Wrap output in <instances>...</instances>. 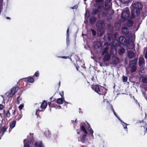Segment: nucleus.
I'll return each instance as SVG.
<instances>
[{"instance_id":"f257e3e1","label":"nucleus","mask_w":147,"mask_h":147,"mask_svg":"<svg viewBox=\"0 0 147 147\" xmlns=\"http://www.w3.org/2000/svg\"><path fill=\"white\" fill-rule=\"evenodd\" d=\"M31 136V138H28L24 140V147H30L32 146L34 144V146L36 147H44L42 142H36L34 143L32 138L33 134H30Z\"/></svg>"},{"instance_id":"f03ea898","label":"nucleus","mask_w":147,"mask_h":147,"mask_svg":"<svg viewBox=\"0 0 147 147\" xmlns=\"http://www.w3.org/2000/svg\"><path fill=\"white\" fill-rule=\"evenodd\" d=\"M132 7L131 17L134 18L138 16L140 14L142 8V5L141 3L139 2H135L133 4Z\"/></svg>"},{"instance_id":"7ed1b4c3","label":"nucleus","mask_w":147,"mask_h":147,"mask_svg":"<svg viewBox=\"0 0 147 147\" xmlns=\"http://www.w3.org/2000/svg\"><path fill=\"white\" fill-rule=\"evenodd\" d=\"M129 10L127 9H125L122 13L121 21H123L126 19H127L129 17Z\"/></svg>"},{"instance_id":"20e7f679","label":"nucleus","mask_w":147,"mask_h":147,"mask_svg":"<svg viewBox=\"0 0 147 147\" xmlns=\"http://www.w3.org/2000/svg\"><path fill=\"white\" fill-rule=\"evenodd\" d=\"M137 60H136L131 61L129 63L130 67L131 68V70L132 72H134L136 70V65L137 63Z\"/></svg>"},{"instance_id":"39448f33","label":"nucleus","mask_w":147,"mask_h":147,"mask_svg":"<svg viewBox=\"0 0 147 147\" xmlns=\"http://www.w3.org/2000/svg\"><path fill=\"white\" fill-rule=\"evenodd\" d=\"M18 89V88L16 87H13L8 93H7V95L10 97L12 96L15 94Z\"/></svg>"},{"instance_id":"423d86ee","label":"nucleus","mask_w":147,"mask_h":147,"mask_svg":"<svg viewBox=\"0 0 147 147\" xmlns=\"http://www.w3.org/2000/svg\"><path fill=\"white\" fill-rule=\"evenodd\" d=\"M110 107H111V108L112 110V111H113V113L114 114V115L117 117L118 118V119L122 122V125H123V128H124L125 129V130L126 131H127V124L126 123H124V122H123L120 119H119V118L117 116V115H116V113H115V111L114 110V109L113 108V107L111 106V105L110 106Z\"/></svg>"},{"instance_id":"0eeeda50","label":"nucleus","mask_w":147,"mask_h":147,"mask_svg":"<svg viewBox=\"0 0 147 147\" xmlns=\"http://www.w3.org/2000/svg\"><path fill=\"white\" fill-rule=\"evenodd\" d=\"M92 88L94 91L98 93L99 94H101V93H99V92H100V90L102 88H103L100 86V88L99 86H98L95 85L92 86Z\"/></svg>"},{"instance_id":"6e6552de","label":"nucleus","mask_w":147,"mask_h":147,"mask_svg":"<svg viewBox=\"0 0 147 147\" xmlns=\"http://www.w3.org/2000/svg\"><path fill=\"white\" fill-rule=\"evenodd\" d=\"M47 102L46 101H44L41 105V108L44 110L47 107Z\"/></svg>"},{"instance_id":"1a4fd4ad","label":"nucleus","mask_w":147,"mask_h":147,"mask_svg":"<svg viewBox=\"0 0 147 147\" xmlns=\"http://www.w3.org/2000/svg\"><path fill=\"white\" fill-rule=\"evenodd\" d=\"M64 101V98H59L57 99L56 102L58 104H62L63 103Z\"/></svg>"},{"instance_id":"9d476101","label":"nucleus","mask_w":147,"mask_h":147,"mask_svg":"<svg viewBox=\"0 0 147 147\" xmlns=\"http://www.w3.org/2000/svg\"><path fill=\"white\" fill-rule=\"evenodd\" d=\"M6 129L5 127H4L1 129H0V139L1 137L3 135L4 132L6 131Z\"/></svg>"},{"instance_id":"9b49d317","label":"nucleus","mask_w":147,"mask_h":147,"mask_svg":"<svg viewBox=\"0 0 147 147\" xmlns=\"http://www.w3.org/2000/svg\"><path fill=\"white\" fill-rule=\"evenodd\" d=\"M45 137L47 138H49L51 137V133L50 131L47 129L44 132Z\"/></svg>"},{"instance_id":"f8f14e48","label":"nucleus","mask_w":147,"mask_h":147,"mask_svg":"<svg viewBox=\"0 0 147 147\" xmlns=\"http://www.w3.org/2000/svg\"><path fill=\"white\" fill-rule=\"evenodd\" d=\"M144 64V59L142 57H140L139 61V64L140 66Z\"/></svg>"},{"instance_id":"ddd939ff","label":"nucleus","mask_w":147,"mask_h":147,"mask_svg":"<svg viewBox=\"0 0 147 147\" xmlns=\"http://www.w3.org/2000/svg\"><path fill=\"white\" fill-rule=\"evenodd\" d=\"M122 32L124 34H126L128 33L129 31L127 28L124 27L122 28Z\"/></svg>"},{"instance_id":"4468645a","label":"nucleus","mask_w":147,"mask_h":147,"mask_svg":"<svg viewBox=\"0 0 147 147\" xmlns=\"http://www.w3.org/2000/svg\"><path fill=\"white\" fill-rule=\"evenodd\" d=\"M26 81H27L31 83L33 82L34 80L32 77H29L26 78Z\"/></svg>"},{"instance_id":"2eb2a0df","label":"nucleus","mask_w":147,"mask_h":147,"mask_svg":"<svg viewBox=\"0 0 147 147\" xmlns=\"http://www.w3.org/2000/svg\"><path fill=\"white\" fill-rule=\"evenodd\" d=\"M128 57L130 58H132L134 56V53L133 52L130 51H128Z\"/></svg>"},{"instance_id":"dca6fc26","label":"nucleus","mask_w":147,"mask_h":147,"mask_svg":"<svg viewBox=\"0 0 147 147\" xmlns=\"http://www.w3.org/2000/svg\"><path fill=\"white\" fill-rule=\"evenodd\" d=\"M119 42L117 40H115L114 41L113 45L115 47H116L119 46Z\"/></svg>"},{"instance_id":"f3484780","label":"nucleus","mask_w":147,"mask_h":147,"mask_svg":"<svg viewBox=\"0 0 147 147\" xmlns=\"http://www.w3.org/2000/svg\"><path fill=\"white\" fill-rule=\"evenodd\" d=\"M16 122L15 121H13L11 123H10V127L11 128V129H12L16 125Z\"/></svg>"},{"instance_id":"a211bd4d","label":"nucleus","mask_w":147,"mask_h":147,"mask_svg":"<svg viewBox=\"0 0 147 147\" xmlns=\"http://www.w3.org/2000/svg\"><path fill=\"white\" fill-rule=\"evenodd\" d=\"M110 57V55L107 53L105 55L104 59L105 61H107L109 59Z\"/></svg>"},{"instance_id":"6ab92c4d","label":"nucleus","mask_w":147,"mask_h":147,"mask_svg":"<svg viewBox=\"0 0 147 147\" xmlns=\"http://www.w3.org/2000/svg\"><path fill=\"white\" fill-rule=\"evenodd\" d=\"M81 129L84 131V132L85 134H87V131L85 129V127L84 126L81 125Z\"/></svg>"},{"instance_id":"aec40b11","label":"nucleus","mask_w":147,"mask_h":147,"mask_svg":"<svg viewBox=\"0 0 147 147\" xmlns=\"http://www.w3.org/2000/svg\"><path fill=\"white\" fill-rule=\"evenodd\" d=\"M111 54L114 55L115 54L117 53V51L115 49H112L111 51Z\"/></svg>"},{"instance_id":"412c9836","label":"nucleus","mask_w":147,"mask_h":147,"mask_svg":"<svg viewBox=\"0 0 147 147\" xmlns=\"http://www.w3.org/2000/svg\"><path fill=\"white\" fill-rule=\"evenodd\" d=\"M101 8L100 7H98V10L95 9L93 10L92 11V13L94 14H95L98 11H100V9Z\"/></svg>"},{"instance_id":"4be33fe9","label":"nucleus","mask_w":147,"mask_h":147,"mask_svg":"<svg viewBox=\"0 0 147 147\" xmlns=\"http://www.w3.org/2000/svg\"><path fill=\"white\" fill-rule=\"evenodd\" d=\"M131 0H120V1L123 3H129Z\"/></svg>"},{"instance_id":"5701e85b","label":"nucleus","mask_w":147,"mask_h":147,"mask_svg":"<svg viewBox=\"0 0 147 147\" xmlns=\"http://www.w3.org/2000/svg\"><path fill=\"white\" fill-rule=\"evenodd\" d=\"M86 136H84L82 137V138L81 139V141L83 142H85L86 140Z\"/></svg>"},{"instance_id":"b1692460","label":"nucleus","mask_w":147,"mask_h":147,"mask_svg":"<svg viewBox=\"0 0 147 147\" xmlns=\"http://www.w3.org/2000/svg\"><path fill=\"white\" fill-rule=\"evenodd\" d=\"M125 50L123 48H121L119 50V54L120 55H121L123 54L125 52Z\"/></svg>"},{"instance_id":"393cba45","label":"nucleus","mask_w":147,"mask_h":147,"mask_svg":"<svg viewBox=\"0 0 147 147\" xmlns=\"http://www.w3.org/2000/svg\"><path fill=\"white\" fill-rule=\"evenodd\" d=\"M95 21V18L94 17H91L90 19V22L91 24L93 23Z\"/></svg>"},{"instance_id":"a878e982","label":"nucleus","mask_w":147,"mask_h":147,"mask_svg":"<svg viewBox=\"0 0 147 147\" xmlns=\"http://www.w3.org/2000/svg\"><path fill=\"white\" fill-rule=\"evenodd\" d=\"M133 24V22L131 21H129L128 22L127 26H131Z\"/></svg>"},{"instance_id":"bb28decb","label":"nucleus","mask_w":147,"mask_h":147,"mask_svg":"<svg viewBox=\"0 0 147 147\" xmlns=\"http://www.w3.org/2000/svg\"><path fill=\"white\" fill-rule=\"evenodd\" d=\"M110 8V6L108 4H105V8L106 9H108Z\"/></svg>"},{"instance_id":"cd10ccee","label":"nucleus","mask_w":147,"mask_h":147,"mask_svg":"<svg viewBox=\"0 0 147 147\" xmlns=\"http://www.w3.org/2000/svg\"><path fill=\"white\" fill-rule=\"evenodd\" d=\"M89 16V12L87 11H86V12L85 14V18H88Z\"/></svg>"},{"instance_id":"c85d7f7f","label":"nucleus","mask_w":147,"mask_h":147,"mask_svg":"<svg viewBox=\"0 0 147 147\" xmlns=\"http://www.w3.org/2000/svg\"><path fill=\"white\" fill-rule=\"evenodd\" d=\"M24 105L23 104H21L18 107V108L20 111H21L23 109Z\"/></svg>"},{"instance_id":"c756f323","label":"nucleus","mask_w":147,"mask_h":147,"mask_svg":"<svg viewBox=\"0 0 147 147\" xmlns=\"http://www.w3.org/2000/svg\"><path fill=\"white\" fill-rule=\"evenodd\" d=\"M127 77L125 76H123V80L124 82H126L127 80Z\"/></svg>"},{"instance_id":"7c9ffc66","label":"nucleus","mask_w":147,"mask_h":147,"mask_svg":"<svg viewBox=\"0 0 147 147\" xmlns=\"http://www.w3.org/2000/svg\"><path fill=\"white\" fill-rule=\"evenodd\" d=\"M39 72L38 71H37L36 72L35 74L34 75L36 77H38L39 76Z\"/></svg>"},{"instance_id":"2f4dec72","label":"nucleus","mask_w":147,"mask_h":147,"mask_svg":"<svg viewBox=\"0 0 147 147\" xmlns=\"http://www.w3.org/2000/svg\"><path fill=\"white\" fill-rule=\"evenodd\" d=\"M142 81L144 82H147V79L145 78H143L142 79Z\"/></svg>"},{"instance_id":"473e14b6","label":"nucleus","mask_w":147,"mask_h":147,"mask_svg":"<svg viewBox=\"0 0 147 147\" xmlns=\"http://www.w3.org/2000/svg\"><path fill=\"white\" fill-rule=\"evenodd\" d=\"M10 116V114L9 111H8L6 114V116L7 117H9Z\"/></svg>"},{"instance_id":"72a5a7b5","label":"nucleus","mask_w":147,"mask_h":147,"mask_svg":"<svg viewBox=\"0 0 147 147\" xmlns=\"http://www.w3.org/2000/svg\"><path fill=\"white\" fill-rule=\"evenodd\" d=\"M78 7V5H76L74 7H71V8L72 9H76Z\"/></svg>"},{"instance_id":"f704fd0d","label":"nucleus","mask_w":147,"mask_h":147,"mask_svg":"<svg viewBox=\"0 0 147 147\" xmlns=\"http://www.w3.org/2000/svg\"><path fill=\"white\" fill-rule=\"evenodd\" d=\"M62 93H60L59 94L61 96V98H64V96H63V95H64L63 91H62Z\"/></svg>"},{"instance_id":"c9c22d12","label":"nucleus","mask_w":147,"mask_h":147,"mask_svg":"<svg viewBox=\"0 0 147 147\" xmlns=\"http://www.w3.org/2000/svg\"><path fill=\"white\" fill-rule=\"evenodd\" d=\"M91 31L92 32L93 34L95 36L96 35V32L95 31H94V30H91Z\"/></svg>"},{"instance_id":"e433bc0d","label":"nucleus","mask_w":147,"mask_h":147,"mask_svg":"<svg viewBox=\"0 0 147 147\" xmlns=\"http://www.w3.org/2000/svg\"><path fill=\"white\" fill-rule=\"evenodd\" d=\"M3 108V106L2 104H0V110H2Z\"/></svg>"},{"instance_id":"4c0bfd02","label":"nucleus","mask_w":147,"mask_h":147,"mask_svg":"<svg viewBox=\"0 0 147 147\" xmlns=\"http://www.w3.org/2000/svg\"><path fill=\"white\" fill-rule=\"evenodd\" d=\"M89 131L90 133L92 134H93V130L91 128H90Z\"/></svg>"},{"instance_id":"58836bf2","label":"nucleus","mask_w":147,"mask_h":147,"mask_svg":"<svg viewBox=\"0 0 147 147\" xmlns=\"http://www.w3.org/2000/svg\"><path fill=\"white\" fill-rule=\"evenodd\" d=\"M19 97H20V96H19L17 98V103L18 104H19L20 103V102H19L20 101H19Z\"/></svg>"},{"instance_id":"ea45409f","label":"nucleus","mask_w":147,"mask_h":147,"mask_svg":"<svg viewBox=\"0 0 147 147\" xmlns=\"http://www.w3.org/2000/svg\"><path fill=\"white\" fill-rule=\"evenodd\" d=\"M38 111H42V110H40L39 109H37L36 110V115H37V112H38Z\"/></svg>"},{"instance_id":"a19ab883","label":"nucleus","mask_w":147,"mask_h":147,"mask_svg":"<svg viewBox=\"0 0 147 147\" xmlns=\"http://www.w3.org/2000/svg\"><path fill=\"white\" fill-rule=\"evenodd\" d=\"M69 30V29L68 28L67 30V38L68 37V31Z\"/></svg>"},{"instance_id":"79ce46f5","label":"nucleus","mask_w":147,"mask_h":147,"mask_svg":"<svg viewBox=\"0 0 147 147\" xmlns=\"http://www.w3.org/2000/svg\"><path fill=\"white\" fill-rule=\"evenodd\" d=\"M103 0H96V2H100L102 1Z\"/></svg>"},{"instance_id":"37998d69","label":"nucleus","mask_w":147,"mask_h":147,"mask_svg":"<svg viewBox=\"0 0 147 147\" xmlns=\"http://www.w3.org/2000/svg\"><path fill=\"white\" fill-rule=\"evenodd\" d=\"M22 117V115H20L19 116V119H18V121H19V119H20Z\"/></svg>"},{"instance_id":"c03bdc74","label":"nucleus","mask_w":147,"mask_h":147,"mask_svg":"<svg viewBox=\"0 0 147 147\" xmlns=\"http://www.w3.org/2000/svg\"><path fill=\"white\" fill-rule=\"evenodd\" d=\"M131 47L130 48H129L130 49H131V48H132L134 47V44L133 43H131Z\"/></svg>"},{"instance_id":"a18cd8bd","label":"nucleus","mask_w":147,"mask_h":147,"mask_svg":"<svg viewBox=\"0 0 147 147\" xmlns=\"http://www.w3.org/2000/svg\"><path fill=\"white\" fill-rule=\"evenodd\" d=\"M123 38H124V37L123 36L119 38V40H121V39H123Z\"/></svg>"},{"instance_id":"49530a36","label":"nucleus","mask_w":147,"mask_h":147,"mask_svg":"<svg viewBox=\"0 0 147 147\" xmlns=\"http://www.w3.org/2000/svg\"><path fill=\"white\" fill-rule=\"evenodd\" d=\"M145 57L146 58H147V51H146L145 54Z\"/></svg>"},{"instance_id":"de8ad7c7","label":"nucleus","mask_w":147,"mask_h":147,"mask_svg":"<svg viewBox=\"0 0 147 147\" xmlns=\"http://www.w3.org/2000/svg\"><path fill=\"white\" fill-rule=\"evenodd\" d=\"M101 31L102 32H103V30H101ZM103 34V32H102V33L101 34H100L99 35L100 36H102Z\"/></svg>"},{"instance_id":"09e8293b","label":"nucleus","mask_w":147,"mask_h":147,"mask_svg":"<svg viewBox=\"0 0 147 147\" xmlns=\"http://www.w3.org/2000/svg\"><path fill=\"white\" fill-rule=\"evenodd\" d=\"M3 0H0V4H2Z\"/></svg>"},{"instance_id":"8fccbe9b","label":"nucleus","mask_w":147,"mask_h":147,"mask_svg":"<svg viewBox=\"0 0 147 147\" xmlns=\"http://www.w3.org/2000/svg\"><path fill=\"white\" fill-rule=\"evenodd\" d=\"M61 58H65V59H67V57H61Z\"/></svg>"},{"instance_id":"3c124183","label":"nucleus","mask_w":147,"mask_h":147,"mask_svg":"<svg viewBox=\"0 0 147 147\" xmlns=\"http://www.w3.org/2000/svg\"><path fill=\"white\" fill-rule=\"evenodd\" d=\"M77 133L78 134H80V131L79 130H77Z\"/></svg>"},{"instance_id":"603ef678","label":"nucleus","mask_w":147,"mask_h":147,"mask_svg":"<svg viewBox=\"0 0 147 147\" xmlns=\"http://www.w3.org/2000/svg\"><path fill=\"white\" fill-rule=\"evenodd\" d=\"M6 19H7L10 20V18L9 17H6Z\"/></svg>"},{"instance_id":"864d4df0","label":"nucleus","mask_w":147,"mask_h":147,"mask_svg":"<svg viewBox=\"0 0 147 147\" xmlns=\"http://www.w3.org/2000/svg\"><path fill=\"white\" fill-rule=\"evenodd\" d=\"M107 1H108V2L109 3L111 1V0H106Z\"/></svg>"},{"instance_id":"5fc2aeb1","label":"nucleus","mask_w":147,"mask_h":147,"mask_svg":"<svg viewBox=\"0 0 147 147\" xmlns=\"http://www.w3.org/2000/svg\"><path fill=\"white\" fill-rule=\"evenodd\" d=\"M94 77H93L92 78H91V80H92V81H93V79H94Z\"/></svg>"},{"instance_id":"6e6d98bb","label":"nucleus","mask_w":147,"mask_h":147,"mask_svg":"<svg viewBox=\"0 0 147 147\" xmlns=\"http://www.w3.org/2000/svg\"><path fill=\"white\" fill-rule=\"evenodd\" d=\"M21 100V98H19V101H20Z\"/></svg>"},{"instance_id":"4d7b16f0","label":"nucleus","mask_w":147,"mask_h":147,"mask_svg":"<svg viewBox=\"0 0 147 147\" xmlns=\"http://www.w3.org/2000/svg\"><path fill=\"white\" fill-rule=\"evenodd\" d=\"M49 106L50 107H51V105L50 104H49Z\"/></svg>"},{"instance_id":"13d9d810","label":"nucleus","mask_w":147,"mask_h":147,"mask_svg":"<svg viewBox=\"0 0 147 147\" xmlns=\"http://www.w3.org/2000/svg\"><path fill=\"white\" fill-rule=\"evenodd\" d=\"M59 108H61V106H59Z\"/></svg>"},{"instance_id":"bf43d9fd","label":"nucleus","mask_w":147,"mask_h":147,"mask_svg":"<svg viewBox=\"0 0 147 147\" xmlns=\"http://www.w3.org/2000/svg\"><path fill=\"white\" fill-rule=\"evenodd\" d=\"M107 49L106 50H105V52H106V51H107Z\"/></svg>"},{"instance_id":"052dcab7","label":"nucleus","mask_w":147,"mask_h":147,"mask_svg":"<svg viewBox=\"0 0 147 147\" xmlns=\"http://www.w3.org/2000/svg\"><path fill=\"white\" fill-rule=\"evenodd\" d=\"M115 59L118 61V59L116 58H115Z\"/></svg>"},{"instance_id":"680f3d73","label":"nucleus","mask_w":147,"mask_h":147,"mask_svg":"<svg viewBox=\"0 0 147 147\" xmlns=\"http://www.w3.org/2000/svg\"><path fill=\"white\" fill-rule=\"evenodd\" d=\"M141 73L143 72V71H141Z\"/></svg>"},{"instance_id":"e2e57ef3","label":"nucleus","mask_w":147,"mask_h":147,"mask_svg":"<svg viewBox=\"0 0 147 147\" xmlns=\"http://www.w3.org/2000/svg\"><path fill=\"white\" fill-rule=\"evenodd\" d=\"M98 23H97V24H96L97 26H98Z\"/></svg>"},{"instance_id":"0e129e2a","label":"nucleus","mask_w":147,"mask_h":147,"mask_svg":"<svg viewBox=\"0 0 147 147\" xmlns=\"http://www.w3.org/2000/svg\"><path fill=\"white\" fill-rule=\"evenodd\" d=\"M76 69H77L78 70V67H76Z\"/></svg>"},{"instance_id":"69168bd1","label":"nucleus","mask_w":147,"mask_h":147,"mask_svg":"<svg viewBox=\"0 0 147 147\" xmlns=\"http://www.w3.org/2000/svg\"><path fill=\"white\" fill-rule=\"evenodd\" d=\"M84 1H86L87 0H84Z\"/></svg>"},{"instance_id":"338daca9","label":"nucleus","mask_w":147,"mask_h":147,"mask_svg":"<svg viewBox=\"0 0 147 147\" xmlns=\"http://www.w3.org/2000/svg\"><path fill=\"white\" fill-rule=\"evenodd\" d=\"M146 131H147V128H146Z\"/></svg>"}]
</instances>
